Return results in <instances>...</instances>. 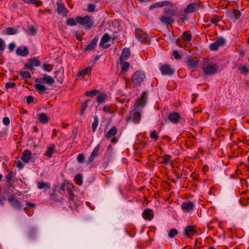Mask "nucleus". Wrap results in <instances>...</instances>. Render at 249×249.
Returning a JSON list of instances; mask_svg holds the SVG:
<instances>
[{"mask_svg":"<svg viewBox=\"0 0 249 249\" xmlns=\"http://www.w3.org/2000/svg\"><path fill=\"white\" fill-rule=\"evenodd\" d=\"M27 32L32 35H35L36 33V29L35 27L33 26H28L27 28Z\"/></svg>","mask_w":249,"mask_h":249,"instance_id":"864d4df0","label":"nucleus"},{"mask_svg":"<svg viewBox=\"0 0 249 249\" xmlns=\"http://www.w3.org/2000/svg\"><path fill=\"white\" fill-rule=\"evenodd\" d=\"M77 160L79 163H83L85 160L84 155L83 154H79L77 157Z\"/></svg>","mask_w":249,"mask_h":249,"instance_id":"bf43d9fd","label":"nucleus"},{"mask_svg":"<svg viewBox=\"0 0 249 249\" xmlns=\"http://www.w3.org/2000/svg\"><path fill=\"white\" fill-rule=\"evenodd\" d=\"M58 194L56 191V187L53 188V191L51 194L50 198L52 200L56 202H62V198L61 197H57Z\"/></svg>","mask_w":249,"mask_h":249,"instance_id":"6ab92c4d","label":"nucleus"},{"mask_svg":"<svg viewBox=\"0 0 249 249\" xmlns=\"http://www.w3.org/2000/svg\"><path fill=\"white\" fill-rule=\"evenodd\" d=\"M8 201L10 203V205L13 208L19 210L22 209L23 205L21 202L15 198L13 196H8Z\"/></svg>","mask_w":249,"mask_h":249,"instance_id":"6e6552de","label":"nucleus"},{"mask_svg":"<svg viewBox=\"0 0 249 249\" xmlns=\"http://www.w3.org/2000/svg\"><path fill=\"white\" fill-rule=\"evenodd\" d=\"M110 38H111V37L109 36V35L108 34L106 33L105 34H104L103 36L101 38V40L100 41V46L101 47H103V48H108L110 46V45H107V44L105 45V44L108 41H109V40L110 39Z\"/></svg>","mask_w":249,"mask_h":249,"instance_id":"2eb2a0df","label":"nucleus"},{"mask_svg":"<svg viewBox=\"0 0 249 249\" xmlns=\"http://www.w3.org/2000/svg\"><path fill=\"white\" fill-rule=\"evenodd\" d=\"M42 68L45 71L50 72L53 70V66L52 65L43 64Z\"/></svg>","mask_w":249,"mask_h":249,"instance_id":"3c124183","label":"nucleus"},{"mask_svg":"<svg viewBox=\"0 0 249 249\" xmlns=\"http://www.w3.org/2000/svg\"><path fill=\"white\" fill-rule=\"evenodd\" d=\"M107 96L106 93L102 92L100 93L97 97V102L99 104L103 103L107 99Z\"/></svg>","mask_w":249,"mask_h":249,"instance_id":"2f4dec72","label":"nucleus"},{"mask_svg":"<svg viewBox=\"0 0 249 249\" xmlns=\"http://www.w3.org/2000/svg\"><path fill=\"white\" fill-rule=\"evenodd\" d=\"M110 106L109 105H105L103 107V110L105 112H108L109 111Z\"/></svg>","mask_w":249,"mask_h":249,"instance_id":"774afa93","label":"nucleus"},{"mask_svg":"<svg viewBox=\"0 0 249 249\" xmlns=\"http://www.w3.org/2000/svg\"><path fill=\"white\" fill-rule=\"evenodd\" d=\"M34 87H35L36 90L38 92V93L40 94H44L45 92V90L47 89V88L44 85L39 83L35 84Z\"/></svg>","mask_w":249,"mask_h":249,"instance_id":"a878e982","label":"nucleus"},{"mask_svg":"<svg viewBox=\"0 0 249 249\" xmlns=\"http://www.w3.org/2000/svg\"><path fill=\"white\" fill-rule=\"evenodd\" d=\"M14 176V174L13 171L8 172V174L5 177L7 182L8 183L10 186H11L12 179Z\"/></svg>","mask_w":249,"mask_h":249,"instance_id":"58836bf2","label":"nucleus"},{"mask_svg":"<svg viewBox=\"0 0 249 249\" xmlns=\"http://www.w3.org/2000/svg\"><path fill=\"white\" fill-rule=\"evenodd\" d=\"M184 232L187 236L190 237L191 235L196 234V231L195 229L194 226L190 225L186 227Z\"/></svg>","mask_w":249,"mask_h":249,"instance_id":"4be33fe9","label":"nucleus"},{"mask_svg":"<svg viewBox=\"0 0 249 249\" xmlns=\"http://www.w3.org/2000/svg\"><path fill=\"white\" fill-rule=\"evenodd\" d=\"M100 145L98 144L93 149L92 152L91 153V155H92V157H96L98 155V153L99 152L100 150Z\"/></svg>","mask_w":249,"mask_h":249,"instance_id":"603ef678","label":"nucleus"},{"mask_svg":"<svg viewBox=\"0 0 249 249\" xmlns=\"http://www.w3.org/2000/svg\"><path fill=\"white\" fill-rule=\"evenodd\" d=\"M162 75L171 76L175 73L174 69L172 68L169 64H165L160 67V69Z\"/></svg>","mask_w":249,"mask_h":249,"instance_id":"0eeeda50","label":"nucleus"},{"mask_svg":"<svg viewBox=\"0 0 249 249\" xmlns=\"http://www.w3.org/2000/svg\"><path fill=\"white\" fill-rule=\"evenodd\" d=\"M192 39V35L189 32H185L182 35V39L185 43L189 42Z\"/></svg>","mask_w":249,"mask_h":249,"instance_id":"72a5a7b5","label":"nucleus"},{"mask_svg":"<svg viewBox=\"0 0 249 249\" xmlns=\"http://www.w3.org/2000/svg\"><path fill=\"white\" fill-rule=\"evenodd\" d=\"M150 138L153 139L154 141H156L158 140L159 136L157 134L156 130H154L151 132L150 135Z\"/></svg>","mask_w":249,"mask_h":249,"instance_id":"6e6d98bb","label":"nucleus"},{"mask_svg":"<svg viewBox=\"0 0 249 249\" xmlns=\"http://www.w3.org/2000/svg\"><path fill=\"white\" fill-rule=\"evenodd\" d=\"M135 36L140 41L147 43L149 41L148 35L140 29L137 28L135 31Z\"/></svg>","mask_w":249,"mask_h":249,"instance_id":"20e7f679","label":"nucleus"},{"mask_svg":"<svg viewBox=\"0 0 249 249\" xmlns=\"http://www.w3.org/2000/svg\"><path fill=\"white\" fill-rule=\"evenodd\" d=\"M194 203L192 201H186L182 203L181 205L182 209L185 212H190L193 210Z\"/></svg>","mask_w":249,"mask_h":249,"instance_id":"dca6fc26","label":"nucleus"},{"mask_svg":"<svg viewBox=\"0 0 249 249\" xmlns=\"http://www.w3.org/2000/svg\"><path fill=\"white\" fill-rule=\"evenodd\" d=\"M168 119L173 123H177L180 118V114L177 112H173L170 113L168 116Z\"/></svg>","mask_w":249,"mask_h":249,"instance_id":"a211bd4d","label":"nucleus"},{"mask_svg":"<svg viewBox=\"0 0 249 249\" xmlns=\"http://www.w3.org/2000/svg\"><path fill=\"white\" fill-rule=\"evenodd\" d=\"M37 119L39 122L43 124H46L48 122L49 118L46 114L42 113L37 114Z\"/></svg>","mask_w":249,"mask_h":249,"instance_id":"393cba45","label":"nucleus"},{"mask_svg":"<svg viewBox=\"0 0 249 249\" xmlns=\"http://www.w3.org/2000/svg\"><path fill=\"white\" fill-rule=\"evenodd\" d=\"M198 60L197 59L195 60V58L192 59V57H189L187 60V63L189 66L192 68H195L197 66Z\"/></svg>","mask_w":249,"mask_h":249,"instance_id":"473e14b6","label":"nucleus"},{"mask_svg":"<svg viewBox=\"0 0 249 249\" xmlns=\"http://www.w3.org/2000/svg\"><path fill=\"white\" fill-rule=\"evenodd\" d=\"M225 39L222 37H219L216 41L211 44L210 49L211 51H216L219 47L223 46L225 43Z\"/></svg>","mask_w":249,"mask_h":249,"instance_id":"1a4fd4ad","label":"nucleus"},{"mask_svg":"<svg viewBox=\"0 0 249 249\" xmlns=\"http://www.w3.org/2000/svg\"><path fill=\"white\" fill-rule=\"evenodd\" d=\"M98 41V38L97 37H94L87 45L86 48L84 49V51L86 52L93 50L96 47Z\"/></svg>","mask_w":249,"mask_h":249,"instance_id":"f3484780","label":"nucleus"},{"mask_svg":"<svg viewBox=\"0 0 249 249\" xmlns=\"http://www.w3.org/2000/svg\"><path fill=\"white\" fill-rule=\"evenodd\" d=\"M54 150H55L54 145L53 144H51L48 147L45 155L46 156L48 157L49 158H51V157H52V154L53 153Z\"/></svg>","mask_w":249,"mask_h":249,"instance_id":"c756f323","label":"nucleus"},{"mask_svg":"<svg viewBox=\"0 0 249 249\" xmlns=\"http://www.w3.org/2000/svg\"><path fill=\"white\" fill-rule=\"evenodd\" d=\"M36 208V205L33 203L30 202H26V207L23 208V210L26 211L28 209H34Z\"/></svg>","mask_w":249,"mask_h":249,"instance_id":"de8ad7c7","label":"nucleus"},{"mask_svg":"<svg viewBox=\"0 0 249 249\" xmlns=\"http://www.w3.org/2000/svg\"><path fill=\"white\" fill-rule=\"evenodd\" d=\"M202 70L207 75H213L217 72V66L216 64H208L202 68Z\"/></svg>","mask_w":249,"mask_h":249,"instance_id":"39448f33","label":"nucleus"},{"mask_svg":"<svg viewBox=\"0 0 249 249\" xmlns=\"http://www.w3.org/2000/svg\"><path fill=\"white\" fill-rule=\"evenodd\" d=\"M99 123L98 118L97 116H95L94 117V122L92 124V130L93 132H95L97 129V127L98 126Z\"/></svg>","mask_w":249,"mask_h":249,"instance_id":"79ce46f5","label":"nucleus"},{"mask_svg":"<svg viewBox=\"0 0 249 249\" xmlns=\"http://www.w3.org/2000/svg\"><path fill=\"white\" fill-rule=\"evenodd\" d=\"M238 69L240 71L241 73H243L246 75L249 72V68L246 65H242L240 66Z\"/></svg>","mask_w":249,"mask_h":249,"instance_id":"c03bdc74","label":"nucleus"},{"mask_svg":"<svg viewBox=\"0 0 249 249\" xmlns=\"http://www.w3.org/2000/svg\"><path fill=\"white\" fill-rule=\"evenodd\" d=\"M146 96V92L145 91L143 92L140 98L137 100L135 102V106L136 108L141 107L145 104Z\"/></svg>","mask_w":249,"mask_h":249,"instance_id":"f8f14e48","label":"nucleus"},{"mask_svg":"<svg viewBox=\"0 0 249 249\" xmlns=\"http://www.w3.org/2000/svg\"><path fill=\"white\" fill-rule=\"evenodd\" d=\"M57 12L59 14H61L63 16L66 17L67 13H68V10L65 7L64 5L60 2H57Z\"/></svg>","mask_w":249,"mask_h":249,"instance_id":"4468645a","label":"nucleus"},{"mask_svg":"<svg viewBox=\"0 0 249 249\" xmlns=\"http://www.w3.org/2000/svg\"><path fill=\"white\" fill-rule=\"evenodd\" d=\"M23 1L27 3H32L38 7L42 4V2L38 0H22Z\"/></svg>","mask_w":249,"mask_h":249,"instance_id":"ea45409f","label":"nucleus"},{"mask_svg":"<svg viewBox=\"0 0 249 249\" xmlns=\"http://www.w3.org/2000/svg\"><path fill=\"white\" fill-rule=\"evenodd\" d=\"M77 23L78 22L76 21V19L73 18H69L66 21V24L70 26H75L77 24Z\"/></svg>","mask_w":249,"mask_h":249,"instance_id":"49530a36","label":"nucleus"},{"mask_svg":"<svg viewBox=\"0 0 249 249\" xmlns=\"http://www.w3.org/2000/svg\"><path fill=\"white\" fill-rule=\"evenodd\" d=\"M59 71H56L55 72V75L54 76V78L56 79L57 82L62 84L63 81V79L62 76H58V74H59Z\"/></svg>","mask_w":249,"mask_h":249,"instance_id":"5fc2aeb1","label":"nucleus"},{"mask_svg":"<svg viewBox=\"0 0 249 249\" xmlns=\"http://www.w3.org/2000/svg\"><path fill=\"white\" fill-rule=\"evenodd\" d=\"M173 55L176 59H179L181 58V55L179 54L177 50H174L173 52Z\"/></svg>","mask_w":249,"mask_h":249,"instance_id":"680f3d73","label":"nucleus"},{"mask_svg":"<svg viewBox=\"0 0 249 249\" xmlns=\"http://www.w3.org/2000/svg\"><path fill=\"white\" fill-rule=\"evenodd\" d=\"M16 53L18 55L26 56L29 53V51L27 47H18L16 50Z\"/></svg>","mask_w":249,"mask_h":249,"instance_id":"412c9836","label":"nucleus"},{"mask_svg":"<svg viewBox=\"0 0 249 249\" xmlns=\"http://www.w3.org/2000/svg\"><path fill=\"white\" fill-rule=\"evenodd\" d=\"M37 188L39 189H49L51 188V184L50 183L48 182L39 181L37 183Z\"/></svg>","mask_w":249,"mask_h":249,"instance_id":"cd10ccee","label":"nucleus"},{"mask_svg":"<svg viewBox=\"0 0 249 249\" xmlns=\"http://www.w3.org/2000/svg\"><path fill=\"white\" fill-rule=\"evenodd\" d=\"M145 78L144 73L141 71H136L134 72L132 77V83L134 86H137L142 83Z\"/></svg>","mask_w":249,"mask_h":249,"instance_id":"7ed1b4c3","label":"nucleus"},{"mask_svg":"<svg viewBox=\"0 0 249 249\" xmlns=\"http://www.w3.org/2000/svg\"><path fill=\"white\" fill-rule=\"evenodd\" d=\"M120 65H121L122 71L124 72H126L128 71V68H129V63L125 61L122 62V63L120 61Z\"/></svg>","mask_w":249,"mask_h":249,"instance_id":"4c0bfd02","label":"nucleus"},{"mask_svg":"<svg viewBox=\"0 0 249 249\" xmlns=\"http://www.w3.org/2000/svg\"><path fill=\"white\" fill-rule=\"evenodd\" d=\"M160 20L165 25L172 24L174 22V20L171 17L165 15L161 16L160 18Z\"/></svg>","mask_w":249,"mask_h":249,"instance_id":"5701e85b","label":"nucleus"},{"mask_svg":"<svg viewBox=\"0 0 249 249\" xmlns=\"http://www.w3.org/2000/svg\"><path fill=\"white\" fill-rule=\"evenodd\" d=\"M91 71V68L90 67H87L79 71L77 73L78 77L83 76Z\"/></svg>","mask_w":249,"mask_h":249,"instance_id":"f704fd0d","label":"nucleus"},{"mask_svg":"<svg viewBox=\"0 0 249 249\" xmlns=\"http://www.w3.org/2000/svg\"><path fill=\"white\" fill-rule=\"evenodd\" d=\"M95 5L92 3H89L88 4L87 11L89 12H93L95 8Z\"/></svg>","mask_w":249,"mask_h":249,"instance_id":"13d9d810","label":"nucleus"},{"mask_svg":"<svg viewBox=\"0 0 249 249\" xmlns=\"http://www.w3.org/2000/svg\"><path fill=\"white\" fill-rule=\"evenodd\" d=\"M19 74L23 78H30L31 77V74L28 71H21L19 72Z\"/></svg>","mask_w":249,"mask_h":249,"instance_id":"8fccbe9b","label":"nucleus"},{"mask_svg":"<svg viewBox=\"0 0 249 249\" xmlns=\"http://www.w3.org/2000/svg\"><path fill=\"white\" fill-rule=\"evenodd\" d=\"M178 233V230L176 229H172L170 230L168 236L170 238H172L175 237Z\"/></svg>","mask_w":249,"mask_h":249,"instance_id":"09e8293b","label":"nucleus"},{"mask_svg":"<svg viewBox=\"0 0 249 249\" xmlns=\"http://www.w3.org/2000/svg\"><path fill=\"white\" fill-rule=\"evenodd\" d=\"M156 5H157V7L158 8L167 6H173V3L171 1L168 0H164L156 2Z\"/></svg>","mask_w":249,"mask_h":249,"instance_id":"c85d7f7f","label":"nucleus"},{"mask_svg":"<svg viewBox=\"0 0 249 249\" xmlns=\"http://www.w3.org/2000/svg\"><path fill=\"white\" fill-rule=\"evenodd\" d=\"M3 33L7 35H13L17 34L18 33V30L16 28L10 27L6 28L3 31Z\"/></svg>","mask_w":249,"mask_h":249,"instance_id":"bb28decb","label":"nucleus"},{"mask_svg":"<svg viewBox=\"0 0 249 249\" xmlns=\"http://www.w3.org/2000/svg\"><path fill=\"white\" fill-rule=\"evenodd\" d=\"M36 81L39 83L52 85L54 83V79L47 74H42V77L37 78L36 79Z\"/></svg>","mask_w":249,"mask_h":249,"instance_id":"423d86ee","label":"nucleus"},{"mask_svg":"<svg viewBox=\"0 0 249 249\" xmlns=\"http://www.w3.org/2000/svg\"><path fill=\"white\" fill-rule=\"evenodd\" d=\"M34 101V98L32 96H28L26 98V102L27 104H29L32 103Z\"/></svg>","mask_w":249,"mask_h":249,"instance_id":"338daca9","label":"nucleus"},{"mask_svg":"<svg viewBox=\"0 0 249 249\" xmlns=\"http://www.w3.org/2000/svg\"><path fill=\"white\" fill-rule=\"evenodd\" d=\"M76 21L81 25H85L86 28L90 29L93 25L94 21L91 19L90 17L86 16L84 17L77 16L76 18Z\"/></svg>","mask_w":249,"mask_h":249,"instance_id":"f257e3e1","label":"nucleus"},{"mask_svg":"<svg viewBox=\"0 0 249 249\" xmlns=\"http://www.w3.org/2000/svg\"><path fill=\"white\" fill-rule=\"evenodd\" d=\"M117 132V127L115 126H113L111 127V128L107 132V134L106 135L107 138H109L112 137L114 136Z\"/></svg>","mask_w":249,"mask_h":249,"instance_id":"7c9ffc66","label":"nucleus"},{"mask_svg":"<svg viewBox=\"0 0 249 249\" xmlns=\"http://www.w3.org/2000/svg\"><path fill=\"white\" fill-rule=\"evenodd\" d=\"M200 3H193L189 4L184 10V12L186 13H192L196 12L197 9L199 7Z\"/></svg>","mask_w":249,"mask_h":249,"instance_id":"9b49d317","label":"nucleus"},{"mask_svg":"<svg viewBox=\"0 0 249 249\" xmlns=\"http://www.w3.org/2000/svg\"><path fill=\"white\" fill-rule=\"evenodd\" d=\"M16 47V45L14 43V42H12V43H10L8 46V49H9V51L10 52H12L14 51V50L15 49Z\"/></svg>","mask_w":249,"mask_h":249,"instance_id":"e2e57ef3","label":"nucleus"},{"mask_svg":"<svg viewBox=\"0 0 249 249\" xmlns=\"http://www.w3.org/2000/svg\"><path fill=\"white\" fill-rule=\"evenodd\" d=\"M40 65V62L35 58L29 59L27 63L24 64V67L26 69L32 70L34 67H38Z\"/></svg>","mask_w":249,"mask_h":249,"instance_id":"9d476101","label":"nucleus"},{"mask_svg":"<svg viewBox=\"0 0 249 249\" xmlns=\"http://www.w3.org/2000/svg\"><path fill=\"white\" fill-rule=\"evenodd\" d=\"M89 103V101H86L81 104V109L86 110L88 107V104Z\"/></svg>","mask_w":249,"mask_h":249,"instance_id":"0e129e2a","label":"nucleus"},{"mask_svg":"<svg viewBox=\"0 0 249 249\" xmlns=\"http://www.w3.org/2000/svg\"><path fill=\"white\" fill-rule=\"evenodd\" d=\"M99 93V90L98 89H94L91 91H87L85 94L87 96L92 97L97 95Z\"/></svg>","mask_w":249,"mask_h":249,"instance_id":"37998d69","label":"nucleus"},{"mask_svg":"<svg viewBox=\"0 0 249 249\" xmlns=\"http://www.w3.org/2000/svg\"><path fill=\"white\" fill-rule=\"evenodd\" d=\"M141 118V113L135 108L130 112L129 117L126 118V121L129 122L132 120L134 123L139 124L140 122Z\"/></svg>","mask_w":249,"mask_h":249,"instance_id":"f03ea898","label":"nucleus"},{"mask_svg":"<svg viewBox=\"0 0 249 249\" xmlns=\"http://www.w3.org/2000/svg\"><path fill=\"white\" fill-rule=\"evenodd\" d=\"M16 83L15 82H7L5 84V87L6 89L13 88L16 86Z\"/></svg>","mask_w":249,"mask_h":249,"instance_id":"052dcab7","label":"nucleus"},{"mask_svg":"<svg viewBox=\"0 0 249 249\" xmlns=\"http://www.w3.org/2000/svg\"><path fill=\"white\" fill-rule=\"evenodd\" d=\"M2 123L5 125H8L10 124V119H9V118H8V117H4L3 119Z\"/></svg>","mask_w":249,"mask_h":249,"instance_id":"69168bd1","label":"nucleus"},{"mask_svg":"<svg viewBox=\"0 0 249 249\" xmlns=\"http://www.w3.org/2000/svg\"><path fill=\"white\" fill-rule=\"evenodd\" d=\"M171 156L169 154H165L162 156L160 159H162V160L160 161V163H163L164 164H168L170 160L171 159Z\"/></svg>","mask_w":249,"mask_h":249,"instance_id":"c9c22d12","label":"nucleus"},{"mask_svg":"<svg viewBox=\"0 0 249 249\" xmlns=\"http://www.w3.org/2000/svg\"><path fill=\"white\" fill-rule=\"evenodd\" d=\"M74 180L76 184L81 185L83 183V177L81 174H77L74 178Z\"/></svg>","mask_w":249,"mask_h":249,"instance_id":"e433bc0d","label":"nucleus"},{"mask_svg":"<svg viewBox=\"0 0 249 249\" xmlns=\"http://www.w3.org/2000/svg\"><path fill=\"white\" fill-rule=\"evenodd\" d=\"M232 13L235 19H237L240 18L241 13L239 10L237 9H233Z\"/></svg>","mask_w":249,"mask_h":249,"instance_id":"4d7b16f0","label":"nucleus"},{"mask_svg":"<svg viewBox=\"0 0 249 249\" xmlns=\"http://www.w3.org/2000/svg\"><path fill=\"white\" fill-rule=\"evenodd\" d=\"M164 13L166 15L169 16L168 17H172L175 16L176 14V11L171 8H165L164 9Z\"/></svg>","mask_w":249,"mask_h":249,"instance_id":"a19ab883","label":"nucleus"},{"mask_svg":"<svg viewBox=\"0 0 249 249\" xmlns=\"http://www.w3.org/2000/svg\"><path fill=\"white\" fill-rule=\"evenodd\" d=\"M130 56V51L128 48H124L122 52V54L120 57V61L124 62L127 60Z\"/></svg>","mask_w":249,"mask_h":249,"instance_id":"ddd939ff","label":"nucleus"},{"mask_svg":"<svg viewBox=\"0 0 249 249\" xmlns=\"http://www.w3.org/2000/svg\"><path fill=\"white\" fill-rule=\"evenodd\" d=\"M142 216L145 219H152L153 218V211L150 209L144 210L142 213Z\"/></svg>","mask_w":249,"mask_h":249,"instance_id":"b1692460","label":"nucleus"},{"mask_svg":"<svg viewBox=\"0 0 249 249\" xmlns=\"http://www.w3.org/2000/svg\"><path fill=\"white\" fill-rule=\"evenodd\" d=\"M31 152L28 149H26L23 151L21 160L25 163H28L31 159Z\"/></svg>","mask_w":249,"mask_h":249,"instance_id":"aec40b11","label":"nucleus"},{"mask_svg":"<svg viewBox=\"0 0 249 249\" xmlns=\"http://www.w3.org/2000/svg\"><path fill=\"white\" fill-rule=\"evenodd\" d=\"M4 41L0 38V57L2 55L5 48Z\"/></svg>","mask_w":249,"mask_h":249,"instance_id":"a18cd8bd","label":"nucleus"}]
</instances>
